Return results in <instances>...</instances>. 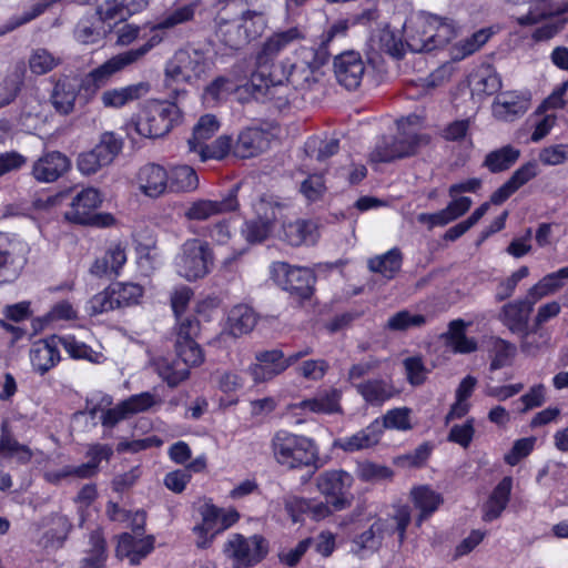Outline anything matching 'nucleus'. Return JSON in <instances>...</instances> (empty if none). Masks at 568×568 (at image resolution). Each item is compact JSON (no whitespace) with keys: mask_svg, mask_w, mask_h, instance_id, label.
<instances>
[{"mask_svg":"<svg viewBox=\"0 0 568 568\" xmlns=\"http://www.w3.org/2000/svg\"><path fill=\"white\" fill-rule=\"evenodd\" d=\"M217 34L221 41L229 48L237 50L244 44L248 43L243 33L241 24L239 23H222L219 27Z\"/></svg>","mask_w":568,"mask_h":568,"instance_id":"61","label":"nucleus"},{"mask_svg":"<svg viewBox=\"0 0 568 568\" xmlns=\"http://www.w3.org/2000/svg\"><path fill=\"white\" fill-rule=\"evenodd\" d=\"M282 221L281 237L292 246L302 244H314L316 242L315 225L305 220L286 221L284 216Z\"/></svg>","mask_w":568,"mask_h":568,"instance_id":"31","label":"nucleus"},{"mask_svg":"<svg viewBox=\"0 0 568 568\" xmlns=\"http://www.w3.org/2000/svg\"><path fill=\"white\" fill-rule=\"evenodd\" d=\"M383 435V425L377 418L368 426L359 429L355 434L337 438L333 442V447L338 448L345 453H355L364 449H369L376 446Z\"/></svg>","mask_w":568,"mask_h":568,"instance_id":"19","label":"nucleus"},{"mask_svg":"<svg viewBox=\"0 0 568 568\" xmlns=\"http://www.w3.org/2000/svg\"><path fill=\"white\" fill-rule=\"evenodd\" d=\"M138 183L143 194L158 197L169 191V173L155 163L143 165L138 173Z\"/></svg>","mask_w":568,"mask_h":568,"instance_id":"23","label":"nucleus"},{"mask_svg":"<svg viewBox=\"0 0 568 568\" xmlns=\"http://www.w3.org/2000/svg\"><path fill=\"white\" fill-rule=\"evenodd\" d=\"M404 33L412 52H429L448 44L456 37V26L450 19L418 12L406 21Z\"/></svg>","mask_w":568,"mask_h":568,"instance_id":"2","label":"nucleus"},{"mask_svg":"<svg viewBox=\"0 0 568 568\" xmlns=\"http://www.w3.org/2000/svg\"><path fill=\"white\" fill-rule=\"evenodd\" d=\"M356 474L363 481H378L390 478L393 470L387 466L365 460L357 464Z\"/></svg>","mask_w":568,"mask_h":568,"instance_id":"62","label":"nucleus"},{"mask_svg":"<svg viewBox=\"0 0 568 568\" xmlns=\"http://www.w3.org/2000/svg\"><path fill=\"white\" fill-rule=\"evenodd\" d=\"M403 263V255L399 248H392L388 252L368 260V268L379 273L386 280H392L399 272Z\"/></svg>","mask_w":568,"mask_h":568,"instance_id":"40","label":"nucleus"},{"mask_svg":"<svg viewBox=\"0 0 568 568\" xmlns=\"http://www.w3.org/2000/svg\"><path fill=\"white\" fill-rule=\"evenodd\" d=\"M466 324L463 320H454L448 324L447 332L440 335L445 345L454 353L469 354L477 349V343L465 334Z\"/></svg>","mask_w":568,"mask_h":568,"instance_id":"35","label":"nucleus"},{"mask_svg":"<svg viewBox=\"0 0 568 568\" xmlns=\"http://www.w3.org/2000/svg\"><path fill=\"white\" fill-rule=\"evenodd\" d=\"M511 488L513 478L509 476L504 477L498 483L484 505L483 519L485 521H493L500 517L509 503Z\"/></svg>","mask_w":568,"mask_h":568,"instance_id":"32","label":"nucleus"},{"mask_svg":"<svg viewBox=\"0 0 568 568\" xmlns=\"http://www.w3.org/2000/svg\"><path fill=\"white\" fill-rule=\"evenodd\" d=\"M230 334L234 337L247 334L256 324L253 310L246 305L235 306L229 316Z\"/></svg>","mask_w":568,"mask_h":568,"instance_id":"45","label":"nucleus"},{"mask_svg":"<svg viewBox=\"0 0 568 568\" xmlns=\"http://www.w3.org/2000/svg\"><path fill=\"white\" fill-rule=\"evenodd\" d=\"M418 121L417 115H409L398 122L399 132L396 136L382 138L371 152L373 162H390L397 159L407 158L416 154L418 150L426 146L430 138L427 134H418L407 126Z\"/></svg>","mask_w":568,"mask_h":568,"instance_id":"4","label":"nucleus"},{"mask_svg":"<svg viewBox=\"0 0 568 568\" xmlns=\"http://www.w3.org/2000/svg\"><path fill=\"white\" fill-rule=\"evenodd\" d=\"M60 345L72 358L75 359H87L92 363H99L100 357L102 356L83 342H80L70 335L59 336V346Z\"/></svg>","mask_w":568,"mask_h":568,"instance_id":"54","label":"nucleus"},{"mask_svg":"<svg viewBox=\"0 0 568 568\" xmlns=\"http://www.w3.org/2000/svg\"><path fill=\"white\" fill-rule=\"evenodd\" d=\"M372 48L394 59H402L407 47L395 31L386 27L372 38Z\"/></svg>","mask_w":568,"mask_h":568,"instance_id":"39","label":"nucleus"},{"mask_svg":"<svg viewBox=\"0 0 568 568\" xmlns=\"http://www.w3.org/2000/svg\"><path fill=\"white\" fill-rule=\"evenodd\" d=\"M175 349L178 359L186 365L197 366L204 361L203 352L200 345L194 339H176Z\"/></svg>","mask_w":568,"mask_h":568,"instance_id":"56","label":"nucleus"},{"mask_svg":"<svg viewBox=\"0 0 568 568\" xmlns=\"http://www.w3.org/2000/svg\"><path fill=\"white\" fill-rule=\"evenodd\" d=\"M71 161L59 151H50L40 156L32 165V176L41 183H52L65 174Z\"/></svg>","mask_w":568,"mask_h":568,"instance_id":"18","label":"nucleus"},{"mask_svg":"<svg viewBox=\"0 0 568 568\" xmlns=\"http://www.w3.org/2000/svg\"><path fill=\"white\" fill-rule=\"evenodd\" d=\"M113 74L105 61L82 78L71 75L60 77L51 91L50 103L57 113L69 115L74 111L75 100L80 91L91 97L95 94L99 89L104 87Z\"/></svg>","mask_w":568,"mask_h":568,"instance_id":"3","label":"nucleus"},{"mask_svg":"<svg viewBox=\"0 0 568 568\" xmlns=\"http://www.w3.org/2000/svg\"><path fill=\"white\" fill-rule=\"evenodd\" d=\"M110 287L118 308L138 304L143 294L142 287L134 283H114Z\"/></svg>","mask_w":568,"mask_h":568,"instance_id":"53","label":"nucleus"},{"mask_svg":"<svg viewBox=\"0 0 568 568\" xmlns=\"http://www.w3.org/2000/svg\"><path fill=\"white\" fill-rule=\"evenodd\" d=\"M24 64L16 65L0 84V108L10 104L21 90L24 79Z\"/></svg>","mask_w":568,"mask_h":568,"instance_id":"51","label":"nucleus"},{"mask_svg":"<svg viewBox=\"0 0 568 568\" xmlns=\"http://www.w3.org/2000/svg\"><path fill=\"white\" fill-rule=\"evenodd\" d=\"M241 28L247 41L262 36L267 26V19L262 11L246 10L241 14Z\"/></svg>","mask_w":568,"mask_h":568,"instance_id":"52","label":"nucleus"},{"mask_svg":"<svg viewBox=\"0 0 568 568\" xmlns=\"http://www.w3.org/2000/svg\"><path fill=\"white\" fill-rule=\"evenodd\" d=\"M196 172L189 165H179L169 173L170 192H189L197 187Z\"/></svg>","mask_w":568,"mask_h":568,"instance_id":"48","label":"nucleus"},{"mask_svg":"<svg viewBox=\"0 0 568 568\" xmlns=\"http://www.w3.org/2000/svg\"><path fill=\"white\" fill-rule=\"evenodd\" d=\"M151 31L153 32V34L148 40V42L141 45L140 48L128 50L106 60L111 69V72L115 74L122 71L128 65L133 64L143 55H145L154 45L159 44L163 40L164 30H155L154 24L151 28Z\"/></svg>","mask_w":568,"mask_h":568,"instance_id":"29","label":"nucleus"},{"mask_svg":"<svg viewBox=\"0 0 568 568\" xmlns=\"http://www.w3.org/2000/svg\"><path fill=\"white\" fill-rule=\"evenodd\" d=\"M149 91L150 84L148 82H139L123 88L105 90L100 99L104 108L120 109L146 95Z\"/></svg>","mask_w":568,"mask_h":568,"instance_id":"26","label":"nucleus"},{"mask_svg":"<svg viewBox=\"0 0 568 568\" xmlns=\"http://www.w3.org/2000/svg\"><path fill=\"white\" fill-rule=\"evenodd\" d=\"M507 2L518 4H529L528 12L521 16H517L515 19L521 27L532 26L538 23L540 20L552 13V10L548 7V0H506Z\"/></svg>","mask_w":568,"mask_h":568,"instance_id":"50","label":"nucleus"},{"mask_svg":"<svg viewBox=\"0 0 568 568\" xmlns=\"http://www.w3.org/2000/svg\"><path fill=\"white\" fill-rule=\"evenodd\" d=\"M386 526L382 519L374 521L366 530L353 538L352 551L359 557L377 551L382 546Z\"/></svg>","mask_w":568,"mask_h":568,"instance_id":"28","label":"nucleus"},{"mask_svg":"<svg viewBox=\"0 0 568 568\" xmlns=\"http://www.w3.org/2000/svg\"><path fill=\"white\" fill-rule=\"evenodd\" d=\"M355 388L365 402L372 406H379L397 394L390 382L381 378L367 379L356 384Z\"/></svg>","mask_w":568,"mask_h":568,"instance_id":"34","label":"nucleus"},{"mask_svg":"<svg viewBox=\"0 0 568 568\" xmlns=\"http://www.w3.org/2000/svg\"><path fill=\"white\" fill-rule=\"evenodd\" d=\"M304 39L305 33L297 26L278 30L267 37L255 54V63L258 70L252 75L251 87L266 98L274 99L278 88L284 82L294 83L292 71L288 74L283 73L281 77H276L274 72H266L264 69L271 65L281 52Z\"/></svg>","mask_w":568,"mask_h":568,"instance_id":"1","label":"nucleus"},{"mask_svg":"<svg viewBox=\"0 0 568 568\" xmlns=\"http://www.w3.org/2000/svg\"><path fill=\"white\" fill-rule=\"evenodd\" d=\"M271 134L260 128H246L240 132L233 154L240 159L260 155L270 148Z\"/></svg>","mask_w":568,"mask_h":568,"instance_id":"20","label":"nucleus"},{"mask_svg":"<svg viewBox=\"0 0 568 568\" xmlns=\"http://www.w3.org/2000/svg\"><path fill=\"white\" fill-rule=\"evenodd\" d=\"M240 184H235L221 201L199 200L190 204L185 211L189 220L204 221L216 214L235 211L239 207L237 193Z\"/></svg>","mask_w":568,"mask_h":568,"instance_id":"17","label":"nucleus"},{"mask_svg":"<svg viewBox=\"0 0 568 568\" xmlns=\"http://www.w3.org/2000/svg\"><path fill=\"white\" fill-rule=\"evenodd\" d=\"M101 204L100 192L94 187H85L73 197L69 209L64 212V217L69 222L81 225L110 226L114 223L112 214L95 212Z\"/></svg>","mask_w":568,"mask_h":568,"instance_id":"8","label":"nucleus"},{"mask_svg":"<svg viewBox=\"0 0 568 568\" xmlns=\"http://www.w3.org/2000/svg\"><path fill=\"white\" fill-rule=\"evenodd\" d=\"M123 148L122 138L114 132H104L101 134L98 144L93 150L110 165L114 159L121 153Z\"/></svg>","mask_w":568,"mask_h":568,"instance_id":"55","label":"nucleus"},{"mask_svg":"<svg viewBox=\"0 0 568 568\" xmlns=\"http://www.w3.org/2000/svg\"><path fill=\"white\" fill-rule=\"evenodd\" d=\"M220 123L215 115L205 114L200 118L193 129L192 138L187 140L189 150L197 152L200 145H204V141L211 139L219 130Z\"/></svg>","mask_w":568,"mask_h":568,"instance_id":"46","label":"nucleus"},{"mask_svg":"<svg viewBox=\"0 0 568 568\" xmlns=\"http://www.w3.org/2000/svg\"><path fill=\"white\" fill-rule=\"evenodd\" d=\"M564 280H568V266L544 276L537 284L528 290L529 296L538 302L544 296L552 294L561 288Z\"/></svg>","mask_w":568,"mask_h":568,"instance_id":"47","label":"nucleus"},{"mask_svg":"<svg viewBox=\"0 0 568 568\" xmlns=\"http://www.w3.org/2000/svg\"><path fill=\"white\" fill-rule=\"evenodd\" d=\"M517 353L516 346L503 338H495L489 351L491 372L511 365Z\"/></svg>","mask_w":568,"mask_h":568,"instance_id":"49","label":"nucleus"},{"mask_svg":"<svg viewBox=\"0 0 568 568\" xmlns=\"http://www.w3.org/2000/svg\"><path fill=\"white\" fill-rule=\"evenodd\" d=\"M272 273L277 284L297 300H308L314 292L315 275L311 268L275 262Z\"/></svg>","mask_w":568,"mask_h":568,"instance_id":"10","label":"nucleus"},{"mask_svg":"<svg viewBox=\"0 0 568 568\" xmlns=\"http://www.w3.org/2000/svg\"><path fill=\"white\" fill-rule=\"evenodd\" d=\"M223 551L231 560L233 568H248L258 564L266 556L267 544L260 535L244 537L233 534L224 544Z\"/></svg>","mask_w":568,"mask_h":568,"instance_id":"9","label":"nucleus"},{"mask_svg":"<svg viewBox=\"0 0 568 568\" xmlns=\"http://www.w3.org/2000/svg\"><path fill=\"white\" fill-rule=\"evenodd\" d=\"M149 0H113L106 2L105 7L98 11L99 18L92 16L94 20H114L124 21L134 13L146 8Z\"/></svg>","mask_w":568,"mask_h":568,"instance_id":"33","label":"nucleus"},{"mask_svg":"<svg viewBox=\"0 0 568 568\" xmlns=\"http://www.w3.org/2000/svg\"><path fill=\"white\" fill-rule=\"evenodd\" d=\"M285 205L280 202L261 199L254 204L256 219L247 221L243 234L250 243H261L267 239L273 225L283 217Z\"/></svg>","mask_w":568,"mask_h":568,"instance_id":"12","label":"nucleus"},{"mask_svg":"<svg viewBox=\"0 0 568 568\" xmlns=\"http://www.w3.org/2000/svg\"><path fill=\"white\" fill-rule=\"evenodd\" d=\"M425 323L426 317L422 314L399 311L387 320L385 327L389 331H407L412 327H420Z\"/></svg>","mask_w":568,"mask_h":568,"instance_id":"59","label":"nucleus"},{"mask_svg":"<svg viewBox=\"0 0 568 568\" xmlns=\"http://www.w3.org/2000/svg\"><path fill=\"white\" fill-rule=\"evenodd\" d=\"M181 120L176 104L165 101H150L132 121L131 126L144 138L156 139L168 134Z\"/></svg>","mask_w":568,"mask_h":568,"instance_id":"6","label":"nucleus"},{"mask_svg":"<svg viewBox=\"0 0 568 568\" xmlns=\"http://www.w3.org/2000/svg\"><path fill=\"white\" fill-rule=\"evenodd\" d=\"M233 146L234 144L229 135H221L211 144L200 145L196 153L202 162L211 159L223 160L231 150L233 151Z\"/></svg>","mask_w":568,"mask_h":568,"instance_id":"57","label":"nucleus"},{"mask_svg":"<svg viewBox=\"0 0 568 568\" xmlns=\"http://www.w3.org/2000/svg\"><path fill=\"white\" fill-rule=\"evenodd\" d=\"M255 361L247 372L256 384L268 382L290 367V362L281 349L257 352Z\"/></svg>","mask_w":568,"mask_h":568,"instance_id":"15","label":"nucleus"},{"mask_svg":"<svg viewBox=\"0 0 568 568\" xmlns=\"http://www.w3.org/2000/svg\"><path fill=\"white\" fill-rule=\"evenodd\" d=\"M536 303L527 293L524 298L504 304L498 313V320L513 334L523 333L528 328L529 318Z\"/></svg>","mask_w":568,"mask_h":568,"instance_id":"16","label":"nucleus"},{"mask_svg":"<svg viewBox=\"0 0 568 568\" xmlns=\"http://www.w3.org/2000/svg\"><path fill=\"white\" fill-rule=\"evenodd\" d=\"M153 536L136 538L129 532L120 535L115 549L116 557L128 558L131 565H138L153 550Z\"/></svg>","mask_w":568,"mask_h":568,"instance_id":"25","label":"nucleus"},{"mask_svg":"<svg viewBox=\"0 0 568 568\" xmlns=\"http://www.w3.org/2000/svg\"><path fill=\"white\" fill-rule=\"evenodd\" d=\"M471 203L470 197L460 196L449 202L445 209L436 213H419L417 221L422 224H426L429 230L435 226H445L463 216L470 209Z\"/></svg>","mask_w":568,"mask_h":568,"instance_id":"24","label":"nucleus"},{"mask_svg":"<svg viewBox=\"0 0 568 568\" xmlns=\"http://www.w3.org/2000/svg\"><path fill=\"white\" fill-rule=\"evenodd\" d=\"M152 365L158 375L166 382L170 387L179 385L189 376L186 365L181 363L178 358L170 359L159 357L154 359Z\"/></svg>","mask_w":568,"mask_h":568,"instance_id":"41","label":"nucleus"},{"mask_svg":"<svg viewBox=\"0 0 568 568\" xmlns=\"http://www.w3.org/2000/svg\"><path fill=\"white\" fill-rule=\"evenodd\" d=\"M151 31L153 32V34L148 40V42L141 45L140 48L128 50L106 60L111 69V72L115 74L122 71L128 65L133 64L143 55H145L154 45L159 44L163 40L164 30H155L154 24L151 28Z\"/></svg>","mask_w":568,"mask_h":568,"instance_id":"30","label":"nucleus"},{"mask_svg":"<svg viewBox=\"0 0 568 568\" xmlns=\"http://www.w3.org/2000/svg\"><path fill=\"white\" fill-rule=\"evenodd\" d=\"M202 524L194 527V532L199 535L196 546L206 548L212 538L221 532L219 525L221 518V509L214 505H205L201 510Z\"/></svg>","mask_w":568,"mask_h":568,"instance_id":"37","label":"nucleus"},{"mask_svg":"<svg viewBox=\"0 0 568 568\" xmlns=\"http://www.w3.org/2000/svg\"><path fill=\"white\" fill-rule=\"evenodd\" d=\"M272 450L275 460L287 469L317 468V447L314 440L305 436L280 430L272 439Z\"/></svg>","mask_w":568,"mask_h":568,"instance_id":"5","label":"nucleus"},{"mask_svg":"<svg viewBox=\"0 0 568 568\" xmlns=\"http://www.w3.org/2000/svg\"><path fill=\"white\" fill-rule=\"evenodd\" d=\"M530 106V97L527 93L505 92L493 103V114L496 119L511 122L524 115Z\"/></svg>","mask_w":568,"mask_h":568,"instance_id":"21","label":"nucleus"},{"mask_svg":"<svg viewBox=\"0 0 568 568\" xmlns=\"http://www.w3.org/2000/svg\"><path fill=\"white\" fill-rule=\"evenodd\" d=\"M214 255L210 244L200 239H189L180 247L174 266L186 281L203 278L210 273Z\"/></svg>","mask_w":568,"mask_h":568,"instance_id":"7","label":"nucleus"},{"mask_svg":"<svg viewBox=\"0 0 568 568\" xmlns=\"http://www.w3.org/2000/svg\"><path fill=\"white\" fill-rule=\"evenodd\" d=\"M88 545L89 547L83 551L79 568H105L108 559L106 542L100 528L90 532Z\"/></svg>","mask_w":568,"mask_h":568,"instance_id":"36","label":"nucleus"},{"mask_svg":"<svg viewBox=\"0 0 568 568\" xmlns=\"http://www.w3.org/2000/svg\"><path fill=\"white\" fill-rule=\"evenodd\" d=\"M365 71V62L358 52L346 51L334 58L336 81L348 91L356 90L361 85Z\"/></svg>","mask_w":568,"mask_h":568,"instance_id":"14","label":"nucleus"},{"mask_svg":"<svg viewBox=\"0 0 568 568\" xmlns=\"http://www.w3.org/2000/svg\"><path fill=\"white\" fill-rule=\"evenodd\" d=\"M30 361L33 369L41 375L53 368L60 362L59 336L36 342L30 349Z\"/></svg>","mask_w":568,"mask_h":568,"instance_id":"22","label":"nucleus"},{"mask_svg":"<svg viewBox=\"0 0 568 568\" xmlns=\"http://www.w3.org/2000/svg\"><path fill=\"white\" fill-rule=\"evenodd\" d=\"M414 505L420 510V515L417 518V525L419 526L429 515H432L438 506L443 503V498L439 494L432 490L427 486L416 487L410 493Z\"/></svg>","mask_w":568,"mask_h":568,"instance_id":"44","label":"nucleus"},{"mask_svg":"<svg viewBox=\"0 0 568 568\" xmlns=\"http://www.w3.org/2000/svg\"><path fill=\"white\" fill-rule=\"evenodd\" d=\"M329 503H323V501H312V500H305L302 498H293L292 500L286 501V508L292 509L293 505L296 506L301 511L307 513L312 516L315 520H321L326 518L332 514V505H328Z\"/></svg>","mask_w":568,"mask_h":568,"instance_id":"60","label":"nucleus"},{"mask_svg":"<svg viewBox=\"0 0 568 568\" xmlns=\"http://www.w3.org/2000/svg\"><path fill=\"white\" fill-rule=\"evenodd\" d=\"M352 484V475L342 469L325 470L316 477L320 493L327 498L334 510H342L351 505L348 490Z\"/></svg>","mask_w":568,"mask_h":568,"instance_id":"13","label":"nucleus"},{"mask_svg":"<svg viewBox=\"0 0 568 568\" xmlns=\"http://www.w3.org/2000/svg\"><path fill=\"white\" fill-rule=\"evenodd\" d=\"M26 264L24 247L20 243L0 246V281L11 282Z\"/></svg>","mask_w":568,"mask_h":568,"instance_id":"27","label":"nucleus"},{"mask_svg":"<svg viewBox=\"0 0 568 568\" xmlns=\"http://www.w3.org/2000/svg\"><path fill=\"white\" fill-rule=\"evenodd\" d=\"M339 400V390L329 389L301 402L300 407L317 414H336L342 412Z\"/></svg>","mask_w":568,"mask_h":568,"instance_id":"42","label":"nucleus"},{"mask_svg":"<svg viewBox=\"0 0 568 568\" xmlns=\"http://www.w3.org/2000/svg\"><path fill=\"white\" fill-rule=\"evenodd\" d=\"M210 61L199 50H179L166 63L165 77L172 81L191 82L200 79L210 70Z\"/></svg>","mask_w":568,"mask_h":568,"instance_id":"11","label":"nucleus"},{"mask_svg":"<svg viewBox=\"0 0 568 568\" xmlns=\"http://www.w3.org/2000/svg\"><path fill=\"white\" fill-rule=\"evenodd\" d=\"M126 262L124 248L120 245L111 246L103 256L97 258L92 264L91 274L102 277L105 275H118L120 268Z\"/></svg>","mask_w":568,"mask_h":568,"instance_id":"38","label":"nucleus"},{"mask_svg":"<svg viewBox=\"0 0 568 568\" xmlns=\"http://www.w3.org/2000/svg\"><path fill=\"white\" fill-rule=\"evenodd\" d=\"M61 63L59 57H54L50 51L43 48L33 50L29 58L30 70L38 75L45 74Z\"/></svg>","mask_w":568,"mask_h":568,"instance_id":"58","label":"nucleus"},{"mask_svg":"<svg viewBox=\"0 0 568 568\" xmlns=\"http://www.w3.org/2000/svg\"><path fill=\"white\" fill-rule=\"evenodd\" d=\"M195 7L193 4H186L175 9L168 13L158 23H155V30L171 29L178 24L187 22L194 17Z\"/></svg>","mask_w":568,"mask_h":568,"instance_id":"63","label":"nucleus"},{"mask_svg":"<svg viewBox=\"0 0 568 568\" xmlns=\"http://www.w3.org/2000/svg\"><path fill=\"white\" fill-rule=\"evenodd\" d=\"M474 78L475 89L485 94H494L501 88L499 75L489 68L479 70Z\"/></svg>","mask_w":568,"mask_h":568,"instance_id":"64","label":"nucleus"},{"mask_svg":"<svg viewBox=\"0 0 568 568\" xmlns=\"http://www.w3.org/2000/svg\"><path fill=\"white\" fill-rule=\"evenodd\" d=\"M520 150L513 145H505L490 151L484 160L483 165L491 173H499L510 169L519 159Z\"/></svg>","mask_w":568,"mask_h":568,"instance_id":"43","label":"nucleus"}]
</instances>
